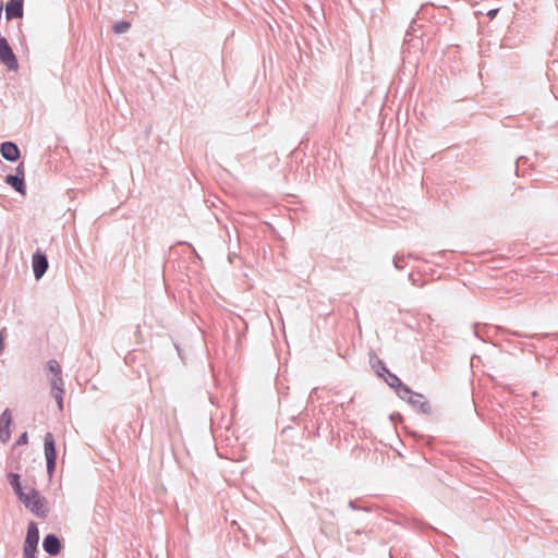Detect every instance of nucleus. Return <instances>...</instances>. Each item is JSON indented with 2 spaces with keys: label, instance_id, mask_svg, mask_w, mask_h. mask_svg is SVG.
Returning <instances> with one entry per match:
<instances>
[{
  "label": "nucleus",
  "instance_id": "f257e3e1",
  "mask_svg": "<svg viewBox=\"0 0 558 558\" xmlns=\"http://www.w3.org/2000/svg\"><path fill=\"white\" fill-rule=\"evenodd\" d=\"M20 501L38 518H47L49 510L45 507L46 500L36 488H31Z\"/></svg>",
  "mask_w": 558,
  "mask_h": 558
},
{
  "label": "nucleus",
  "instance_id": "f03ea898",
  "mask_svg": "<svg viewBox=\"0 0 558 558\" xmlns=\"http://www.w3.org/2000/svg\"><path fill=\"white\" fill-rule=\"evenodd\" d=\"M4 183L11 186L16 193L21 195L26 194L27 186L25 182L24 162L19 163L14 173H10L4 177Z\"/></svg>",
  "mask_w": 558,
  "mask_h": 558
},
{
  "label": "nucleus",
  "instance_id": "7ed1b4c3",
  "mask_svg": "<svg viewBox=\"0 0 558 558\" xmlns=\"http://www.w3.org/2000/svg\"><path fill=\"white\" fill-rule=\"evenodd\" d=\"M44 450H45L47 473L49 476H52L53 472L56 471L58 453H57L54 437H53L52 433H50V432L46 433V435H45Z\"/></svg>",
  "mask_w": 558,
  "mask_h": 558
},
{
  "label": "nucleus",
  "instance_id": "20e7f679",
  "mask_svg": "<svg viewBox=\"0 0 558 558\" xmlns=\"http://www.w3.org/2000/svg\"><path fill=\"white\" fill-rule=\"evenodd\" d=\"M0 62L10 71H16L19 69L17 58L8 39L3 36H0Z\"/></svg>",
  "mask_w": 558,
  "mask_h": 558
},
{
  "label": "nucleus",
  "instance_id": "39448f33",
  "mask_svg": "<svg viewBox=\"0 0 558 558\" xmlns=\"http://www.w3.org/2000/svg\"><path fill=\"white\" fill-rule=\"evenodd\" d=\"M405 401L421 414L430 415L433 413L430 403L420 392L411 389V393L407 395Z\"/></svg>",
  "mask_w": 558,
  "mask_h": 558
},
{
  "label": "nucleus",
  "instance_id": "423d86ee",
  "mask_svg": "<svg viewBox=\"0 0 558 558\" xmlns=\"http://www.w3.org/2000/svg\"><path fill=\"white\" fill-rule=\"evenodd\" d=\"M383 380L395 390L396 395L401 400H405L407 395L411 393V388L390 371L386 374Z\"/></svg>",
  "mask_w": 558,
  "mask_h": 558
},
{
  "label": "nucleus",
  "instance_id": "0eeeda50",
  "mask_svg": "<svg viewBox=\"0 0 558 558\" xmlns=\"http://www.w3.org/2000/svg\"><path fill=\"white\" fill-rule=\"evenodd\" d=\"M32 267H33L34 277L36 280H39L46 274V271L49 267V263H48L47 255L44 252H41L40 250H37L33 254Z\"/></svg>",
  "mask_w": 558,
  "mask_h": 558
},
{
  "label": "nucleus",
  "instance_id": "6e6552de",
  "mask_svg": "<svg viewBox=\"0 0 558 558\" xmlns=\"http://www.w3.org/2000/svg\"><path fill=\"white\" fill-rule=\"evenodd\" d=\"M0 154L9 162H16L21 158V149L12 141H5L0 144Z\"/></svg>",
  "mask_w": 558,
  "mask_h": 558
},
{
  "label": "nucleus",
  "instance_id": "1a4fd4ad",
  "mask_svg": "<svg viewBox=\"0 0 558 558\" xmlns=\"http://www.w3.org/2000/svg\"><path fill=\"white\" fill-rule=\"evenodd\" d=\"M43 549L49 556H58L62 549V543L60 537L54 533L47 534L43 539Z\"/></svg>",
  "mask_w": 558,
  "mask_h": 558
},
{
  "label": "nucleus",
  "instance_id": "9d476101",
  "mask_svg": "<svg viewBox=\"0 0 558 558\" xmlns=\"http://www.w3.org/2000/svg\"><path fill=\"white\" fill-rule=\"evenodd\" d=\"M4 9L7 21L22 19L24 15V0H8Z\"/></svg>",
  "mask_w": 558,
  "mask_h": 558
},
{
  "label": "nucleus",
  "instance_id": "9b49d317",
  "mask_svg": "<svg viewBox=\"0 0 558 558\" xmlns=\"http://www.w3.org/2000/svg\"><path fill=\"white\" fill-rule=\"evenodd\" d=\"M12 424V413L10 409H5L0 415V441L5 444L10 440Z\"/></svg>",
  "mask_w": 558,
  "mask_h": 558
},
{
  "label": "nucleus",
  "instance_id": "f8f14e48",
  "mask_svg": "<svg viewBox=\"0 0 558 558\" xmlns=\"http://www.w3.org/2000/svg\"><path fill=\"white\" fill-rule=\"evenodd\" d=\"M369 363H371L372 368L375 371L376 375L381 379L389 372L386 364L376 354L371 355Z\"/></svg>",
  "mask_w": 558,
  "mask_h": 558
},
{
  "label": "nucleus",
  "instance_id": "ddd939ff",
  "mask_svg": "<svg viewBox=\"0 0 558 558\" xmlns=\"http://www.w3.org/2000/svg\"><path fill=\"white\" fill-rule=\"evenodd\" d=\"M8 481L10 485L12 486L14 494L17 496L19 499L23 498L27 493L23 492L22 483H21V475L19 473H9Z\"/></svg>",
  "mask_w": 558,
  "mask_h": 558
},
{
  "label": "nucleus",
  "instance_id": "4468645a",
  "mask_svg": "<svg viewBox=\"0 0 558 558\" xmlns=\"http://www.w3.org/2000/svg\"><path fill=\"white\" fill-rule=\"evenodd\" d=\"M51 385V395L56 399L59 410H63V393L64 389L62 387L63 384L56 383V380H50Z\"/></svg>",
  "mask_w": 558,
  "mask_h": 558
},
{
  "label": "nucleus",
  "instance_id": "2eb2a0df",
  "mask_svg": "<svg viewBox=\"0 0 558 558\" xmlns=\"http://www.w3.org/2000/svg\"><path fill=\"white\" fill-rule=\"evenodd\" d=\"M46 368L52 373V378L51 380H56V383H60V384H63V380H62V371H61V366L60 364L58 363V361L56 360H49L46 364Z\"/></svg>",
  "mask_w": 558,
  "mask_h": 558
},
{
  "label": "nucleus",
  "instance_id": "dca6fc26",
  "mask_svg": "<svg viewBox=\"0 0 558 558\" xmlns=\"http://www.w3.org/2000/svg\"><path fill=\"white\" fill-rule=\"evenodd\" d=\"M31 544L38 545L39 543V530L36 522L31 521L27 526L25 541Z\"/></svg>",
  "mask_w": 558,
  "mask_h": 558
},
{
  "label": "nucleus",
  "instance_id": "f3484780",
  "mask_svg": "<svg viewBox=\"0 0 558 558\" xmlns=\"http://www.w3.org/2000/svg\"><path fill=\"white\" fill-rule=\"evenodd\" d=\"M130 28H131V23H130L129 21H125V20H121V21L117 22V23L112 26V31H113L116 34H124V33H126Z\"/></svg>",
  "mask_w": 558,
  "mask_h": 558
},
{
  "label": "nucleus",
  "instance_id": "a211bd4d",
  "mask_svg": "<svg viewBox=\"0 0 558 558\" xmlns=\"http://www.w3.org/2000/svg\"><path fill=\"white\" fill-rule=\"evenodd\" d=\"M38 550V545L24 542L23 554L24 557L35 556Z\"/></svg>",
  "mask_w": 558,
  "mask_h": 558
},
{
  "label": "nucleus",
  "instance_id": "6ab92c4d",
  "mask_svg": "<svg viewBox=\"0 0 558 558\" xmlns=\"http://www.w3.org/2000/svg\"><path fill=\"white\" fill-rule=\"evenodd\" d=\"M405 265V256L403 254L397 253L393 257V266L396 269L401 270Z\"/></svg>",
  "mask_w": 558,
  "mask_h": 558
},
{
  "label": "nucleus",
  "instance_id": "aec40b11",
  "mask_svg": "<svg viewBox=\"0 0 558 558\" xmlns=\"http://www.w3.org/2000/svg\"><path fill=\"white\" fill-rule=\"evenodd\" d=\"M348 507L352 510H357V511H371V508L367 507V506H360L357 504V500H350L349 504H348Z\"/></svg>",
  "mask_w": 558,
  "mask_h": 558
},
{
  "label": "nucleus",
  "instance_id": "412c9836",
  "mask_svg": "<svg viewBox=\"0 0 558 558\" xmlns=\"http://www.w3.org/2000/svg\"><path fill=\"white\" fill-rule=\"evenodd\" d=\"M28 442V434L26 432L22 433L19 438L16 439L14 446H24Z\"/></svg>",
  "mask_w": 558,
  "mask_h": 558
},
{
  "label": "nucleus",
  "instance_id": "4be33fe9",
  "mask_svg": "<svg viewBox=\"0 0 558 558\" xmlns=\"http://www.w3.org/2000/svg\"><path fill=\"white\" fill-rule=\"evenodd\" d=\"M512 335L517 336V337H520V338H546V337H550L551 336L550 333H542V335L535 333V335L527 336V335H523V333H520V332H512Z\"/></svg>",
  "mask_w": 558,
  "mask_h": 558
},
{
  "label": "nucleus",
  "instance_id": "5701e85b",
  "mask_svg": "<svg viewBox=\"0 0 558 558\" xmlns=\"http://www.w3.org/2000/svg\"><path fill=\"white\" fill-rule=\"evenodd\" d=\"M415 23V21L413 20L412 21V24L410 25L409 29L405 33V37H404V43H409L411 39H410V36L413 34V31H414V26L413 24Z\"/></svg>",
  "mask_w": 558,
  "mask_h": 558
},
{
  "label": "nucleus",
  "instance_id": "b1692460",
  "mask_svg": "<svg viewBox=\"0 0 558 558\" xmlns=\"http://www.w3.org/2000/svg\"><path fill=\"white\" fill-rule=\"evenodd\" d=\"M526 161H527V158H526V157H523V156H521V157H519V158L517 159V162H515V172H517V173H518V170H519V166H520V163H525Z\"/></svg>",
  "mask_w": 558,
  "mask_h": 558
},
{
  "label": "nucleus",
  "instance_id": "393cba45",
  "mask_svg": "<svg viewBox=\"0 0 558 558\" xmlns=\"http://www.w3.org/2000/svg\"><path fill=\"white\" fill-rule=\"evenodd\" d=\"M173 344H174V348H175V350H177V352H178L179 357L183 361V360H184V356H183V351H182V349H181L180 344H179V343H177V342H174Z\"/></svg>",
  "mask_w": 558,
  "mask_h": 558
},
{
  "label": "nucleus",
  "instance_id": "a878e982",
  "mask_svg": "<svg viewBox=\"0 0 558 558\" xmlns=\"http://www.w3.org/2000/svg\"><path fill=\"white\" fill-rule=\"evenodd\" d=\"M232 525H235V526L238 527V530L243 534V536H244L245 538H247V539H248V535H247L246 531H245V530H243V529H242V527L236 523V521H233V522H232Z\"/></svg>",
  "mask_w": 558,
  "mask_h": 558
},
{
  "label": "nucleus",
  "instance_id": "bb28decb",
  "mask_svg": "<svg viewBox=\"0 0 558 558\" xmlns=\"http://www.w3.org/2000/svg\"><path fill=\"white\" fill-rule=\"evenodd\" d=\"M391 421L402 420V415L399 412H393L390 414Z\"/></svg>",
  "mask_w": 558,
  "mask_h": 558
},
{
  "label": "nucleus",
  "instance_id": "cd10ccee",
  "mask_svg": "<svg viewBox=\"0 0 558 558\" xmlns=\"http://www.w3.org/2000/svg\"><path fill=\"white\" fill-rule=\"evenodd\" d=\"M4 350V337L2 335V332L0 331V354L3 352Z\"/></svg>",
  "mask_w": 558,
  "mask_h": 558
},
{
  "label": "nucleus",
  "instance_id": "c85d7f7f",
  "mask_svg": "<svg viewBox=\"0 0 558 558\" xmlns=\"http://www.w3.org/2000/svg\"><path fill=\"white\" fill-rule=\"evenodd\" d=\"M498 13V9H492L488 11L487 15L490 17V19H494Z\"/></svg>",
  "mask_w": 558,
  "mask_h": 558
},
{
  "label": "nucleus",
  "instance_id": "c756f323",
  "mask_svg": "<svg viewBox=\"0 0 558 558\" xmlns=\"http://www.w3.org/2000/svg\"><path fill=\"white\" fill-rule=\"evenodd\" d=\"M409 280L413 281V283H415V280L413 278V274H409Z\"/></svg>",
  "mask_w": 558,
  "mask_h": 558
},
{
  "label": "nucleus",
  "instance_id": "7c9ffc66",
  "mask_svg": "<svg viewBox=\"0 0 558 558\" xmlns=\"http://www.w3.org/2000/svg\"><path fill=\"white\" fill-rule=\"evenodd\" d=\"M408 257H410V258H415V259L417 258V257H416L414 254H412V253H410V254L408 255Z\"/></svg>",
  "mask_w": 558,
  "mask_h": 558
},
{
  "label": "nucleus",
  "instance_id": "2f4dec72",
  "mask_svg": "<svg viewBox=\"0 0 558 558\" xmlns=\"http://www.w3.org/2000/svg\"><path fill=\"white\" fill-rule=\"evenodd\" d=\"M0 165H1V167H2L3 169H7V168H8V166H5L1 160H0Z\"/></svg>",
  "mask_w": 558,
  "mask_h": 558
},
{
  "label": "nucleus",
  "instance_id": "473e14b6",
  "mask_svg": "<svg viewBox=\"0 0 558 558\" xmlns=\"http://www.w3.org/2000/svg\"><path fill=\"white\" fill-rule=\"evenodd\" d=\"M475 337L481 338V336L478 335L476 329H475Z\"/></svg>",
  "mask_w": 558,
  "mask_h": 558
},
{
  "label": "nucleus",
  "instance_id": "72a5a7b5",
  "mask_svg": "<svg viewBox=\"0 0 558 558\" xmlns=\"http://www.w3.org/2000/svg\"><path fill=\"white\" fill-rule=\"evenodd\" d=\"M24 558H36V555L35 556H27V557H24Z\"/></svg>",
  "mask_w": 558,
  "mask_h": 558
}]
</instances>
